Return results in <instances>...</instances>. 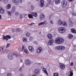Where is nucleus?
Instances as JSON below:
<instances>
[{"instance_id": "nucleus-1", "label": "nucleus", "mask_w": 76, "mask_h": 76, "mask_svg": "<svg viewBox=\"0 0 76 76\" xmlns=\"http://www.w3.org/2000/svg\"><path fill=\"white\" fill-rule=\"evenodd\" d=\"M64 42V40L63 39L60 38L58 37L55 40V42L57 43L58 44H60Z\"/></svg>"}, {"instance_id": "nucleus-2", "label": "nucleus", "mask_w": 76, "mask_h": 76, "mask_svg": "<svg viewBox=\"0 0 76 76\" xmlns=\"http://www.w3.org/2000/svg\"><path fill=\"white\" fill-rule=\"evenodd\" d=\"M32 16L36 18L37 17V13L33 12L32 15L31 14H29L28 15V17L29 18V19H33L34 17H33Z\"/></svg>"}, {"instance_id": "nucleus-3", "label": "nucleus", "mask_w": 76, "mask_h": 76, "mask_svg": "<svg viewBox=\"0 0 76 76\" xmlns=\"http://www.w3.org/2000/svg\"><path fill=\"white\" fill-rule=\"evenodd\" d=\"M3 40L6 39V41H8V39L11 38V37L9 35H7L6 36H4L2 37Z\"/></svg>"}, {"instance_id": "nucleus-4", "label": "nucleus", "mask_w": 76, "mask_h": 76, "mask_svg": "<svg viewBox=\"0 0 76 76\" xmlns=\"http://www.w3.org/2000/svg\"><path fill=\"white\" fill-rule=\"evenodd\" d=\"M66 31V29L63 27H61L60 28L58 29V31L60 33L62 34L64 32Z\"/></svg>"}, {"instance_id": "nucleus-5", "label": "nucleus", "mask_w": 76, "mask_h": 76, "mask_svg": "<svg viewBox=\"0 0 76 76\" xmlns=\"http://www.w3.org/2000/svg\"><path fill=\"white\" fill-rule=\"evenodd\" d=\"M67 3L66 1H63L61 2V6L62 7H65L67 6Z\"/></svg>"}, {"instance_id": "nucleus-6", "label": "nucleus", "mask_w": 76, "mask_h": 76, "mask_svg": "<svg viewBox=\"0 0 76 76\" xmlns=\"http://www.w3.org/2000/svg\"><path fill=\"white\" fill-rule=\"evenodd\" d=\"M59 67L61 70H63V69H64V68L66 67V66H65V65H64L63 64L60 63Z\"/></svg>"}, {"instance_id": "nucleus-7", "label": "nucleus", "mask_w": 76, "mask_h": 76, "mask_svg": "<svg viewBox=\"0 0 76 76\" xmlns=\"http://www.w3.org/2000/svg\"><path fill=\"white\" fill-rule=\"evenodd\" d=\"M53 42H54L53 39H50V40L48 41V45H52L53 44Z\"/></svg>"}, {"instance_id": "nucleus-8", "label": "nucleus", "mask_w": 76, "mask_h": 76, "mask_svg": "<svg viewBox=\"0 0 76 76\" xmlns=\"http://www.w3.org/2000/svg\"><path fill=\"white\" fill-rule=\"evenodd\" d=\"M7 57L8 58H9V60H13V55L11 54H10L8 55Z\"/></svg>"}, {"instance_id": "nucleus-9", "label": "nucleus", "mask_w": 76, "mask_h": 76, "mask_svg": "<svg viewBox=\"0 0 76 76\" xmlns=\"http://www.w3.org/2000/svg\"><path fill=\"white\" fill-rule=\"evenodd\" d=\"M34 74L35 75H38L39 73V70L38 69H35L34 71Z\"/></svg>"}, {"instance_id": "nucleus-10", "label": "nucleus", "mask_w": 76, "mask_h": 76, "mask_svg": "<svg viewBox=\"0 0 76 76\" xmlns=\"http://www.w3.org/2000/svg\"><path fill=\"white\" fill-rule=\"evenodd\" d=\"M45 18V16L44 15V14L42 13H41L40 16V20H42L44 19Z\"/></svg>"}, {"instance_id": "nucleus-11", "label": "nucleus", "mask_w": 76, "mask_h": 76, "mask_svg": "<svg viewBox=\"0 0 76 76\" xmlns=\"http://www.w3.org/2000/svg\"><path fill=\"white\" fill-rule=\"evenodd\" d=\"M28 49L29 51L31 52H33L34 51V49L31 46H28Z\"/></svg>"}, {"instance_id": "nucleus-12", "label": "nucleus", "mask_w": 76, "mask_h": 76, "mask_svg": "<svg viewBox=\"0 0 76 76\" xmlns=\"http://www.w3.org/2000/svg\"><path fill=\"white\" fill-rule=\"evenodd\" d=\"M68 22H69V25L71 27H72L73 26V23L72 22V20H71V19H69L68 20Z\"/></svg>"}, {"instance_id": "nucleus-13", "label": "nucleus", "mask_w": 76, "mask_h": 76, "mask_svg": "<svg viewBox=\"0 0 76 76\" xmlns=\"http://www.w3.org/2000/svg\"><path fill=\"white\" fill-rule=\"evenodd\" d=\"M5 10L3 8L1 7H0V13L1 14H3L4 13Z\"/></svg>"}, {"instance_id": "nucleus-14", "label": "nucleus", "mask_w": 76, "mask_h": 76, "mask_svg": "<svg viewBox=\"0 0 76 76\" xmlns=\"http://www.w3.org/2000/svg\"><path fill=\"white\" fill-rule=\"evenodd\" d=\"M42 49L41 47H39L37 50V53H40L42 51Z\"/></svg>"}, {"instance_id": "nucleus-15", "label": "nucleus", "mask_w": 76, "mask_h": 76, "mask_svg": "<svg viewBox=\"0 0 76 76\" xmlns=\"http://www.w3.org/2000/svg\"><path fill=\"white\" fill-rule=\"evenodd\" d=\"M40 3L41 4L40 6L42 7L44 6V0H41Z\"/></svg>"}, {"instance_id": "nucleus-16", "label": "nucleus", "mask_w": 76, "mask_h": 76, "mask_svg": "<svg viewBox=\"0 0 76 76\" xmlns=\"http://www.w3.org/2000/svg\"><path fill=\"white\" fill-rule=\"evenodd\" d=\"M25 62L26 65H28V66L30 65L31 63V62H30V61L29 60H26Z\"/></svg>"}, {"instance_id": "nucleus-17", "label": "nucleus", "mask_w": 76, "mask_h": 76, "mask_svg": "<svg viewBox=\"0 0 76 76\" xmlns=\"http://www.w3.org/2000/svg\"><path fill=\"white\" fill-rule=\"evenodd\" d=\"M47 37L48 38H49V39H52V38H53V36L51 34H48Z\"/></svg>"}, {"instance_id": "nucleus-18", "label": "nucleus", "mask_w": 76, "mask_h": 76, "mask_svg": "<svg viewBox=\"0 0 76 76\" xmlns=\"http://www.w3.org/2000/svg\"><path fill=\"white\" fill-rule=\"evenodd\" d=\"M24 48H25V46H22V48H19L18 50L19 51H23L24 50Z\"/></svg>"}, {"instance_id": "nucleus-19", "label": "nucleus", "mask_w": 76, "mask_h": 76, "mask_svg": "<svg viewBox=\"0 0 76 76\" xmlns=\"http://www.w3.org/2000/svg\"><path fill=\"white\" fill-rule=\"evenodd\" d=\"M62 25L63 26H67V25L66 22H65V21H63L62 22Z\"/></svg>"}, {"instance_id": "nucleus-20", "label": "nucleus", "mask_w": 76, "mask_h": 76, "mask_svg": "<svg viewBox=\"0 0 76 76\" xmlns=\"http://www.w3.org/2000/svg\"><path fill=\"white\" fill-rule=\"evenodd\" d=\"M65 49V47L63 45H60V50H63Z\"/></svg>"}, {"instance_id": "nucleus-21", "label": "nucleus", "mask_w": 76, "mask_h": 76, "mask_svg": "<svg viewBox=\"0 0 76 76\" xmlns=\"http://www.w3.org/2000/svg\"><path fill=\"white\" fill-rule=\"evenodd\" d=\"M55 1L56 4H58L60 3V0H55Z\"/></svg>"}, {"instance_id": "nucleus-22", "label": "nucleus", "mask_w": 76, "mask_h": 76, "mask_svg": "<svg viewBox=\"0 0 76 76\" xmlns=\"http://www.w3.org/2000/svg\"><path fill=\"white\" fill-rule=\"evenodd\" d=\"M46 21L45 20L44 22H41V23H39L38 24L39 26H41V25H44L45 23H46Z\"/></svg>"}, {"instance_id": "nucleus-23", "label": "nucleus", "mask_w": 76, "mask_h": 76, "mask_svg": "<svg viewBox=\"0 0 76 76\" xmlns=\"http://www.w3.org/2000/svg\"><path fill=\"white\" fill-rule=\"evenodd\" d=\"M56 50H60V45L57 46L55 48Z\"/></svg>"}, {"instance_id": "nucleus-24", "label": "nucleus", "mask_w": 76, "mask_h": 76, "mask_svg": "<svg viewBox=\"0 0 76 76\" xmlns=\"http://www.w3.org/2000/svg\"><path fill=\"white\" fill-rule=\"evenodd\" d=\"M24 51L26 53V54H29V52L28 51V49H26V48H24Z\"/></svg>"}, {"instance_id": "nucleus-25", "label": "nucleus", "mask_w": 76, "mask_h": 76, "mask_svg": "<svg viewBox=\"0 0 76 76\" xmlns=\"http://www.w3.org/2000/svg\"><path fill=\"white\" fill-rule=\"evenodd\" d=\"M71 32H72V33H74V34H76V31L75 29L71 28Z\"/></svg>"}, {"instance_id": "nucleus-26", "label": "nucleus", "mask_w": 76, "mask_h": 76, "mask_svg": "<svg viewBox=\"0 0 76 76\" xmlns=\"http://www.w3.org/2000/svg\"><path fill=\"white\" fill-rule=\"evenodd\" d=\"M12 2H14V4H15V5H17L18 4V2L16 1V0H12Z\"/></svg>"}, {"instance_id": "nucleus-27", "label": "nucleus", "mask_w": 76, "mask_h": 76, "mask_svg": "<svg viewBox=\"0 0 76 76\" xmlns=\"http://www.w3.org/2000/svg\"><path fill=\"white\" fill-rule=\"evenodd\" d=\"M73 35L71 34H69L68 36V38L69 39H72L73 38Z\"/></svg>"}, {"instance_id": "nucleus-28", "label": "nucleus", "mask_w": 76, "mask_h": 76, "mask_svg": "<svg viewBox=\"0 0 76 76\" xmlns=\"http://www.w3.org/2000/svg\"><path fill=\"white\" fill-rule=\"evenodd\" d=\"M70 74L69 75L70 76H73V70H71L70 71Z\"/></svg>"}, {"instance_id": "nucleus-29", "label": "nucleus", "mask_w": 76, "mask_h": 76, "mask_svg": "<svg viewBox=\"0 0 76 76\" xmlns=\"http://www.w3.org/2000/svg\"><path fill=\"white\" fill-rule=\"evenodd\" d=\"M15 11V7H14L12 8L11 12L12 13H14Z\"/></svg>"}, {"instance_id": "nucleus-30", "label": "nucleus", "mask_w": 76, "mask_h": 76, "mask_svg": "<svg viewBox=\"0 0 76 76\" xmlns=\"http://www.w3.org/2000/svg\"><path fill=\"white\" fill-rule=\"evenodd\" d=\"M11 7V5L9 4L7 5V9H10Z\"/></svg>"}, {"instance_id": "nucleus-31", "label": "nucleus", "mask_w": 76, "mask_h": 76, "mask_svg": "<svg viewBox=\"0 0 76 76\" xmlns=\"http://www.w3.org/2000/svg\"><path fill=\"white\" fill-rule=\"evenodd\" d=\"M8 1H9V0H3V1L4 3L5 4L7 3H8Z\"/></svg>"}, {"instance_id": "nucleus-32", "label": "nucleus", "mask_w": 76, "mask_h": 76, "mask_svg": "<svg viewBox=\"0 0 76 76\" xmlns=\"http://www.w3.org/2000/svg\"><path fill=\"white\" fill-rule=\"evenodd\" d=\"M22 41L24 42H26V41H27V38L24 37L22 39Z\"/></svg>"}, {"instance_id": "nucleus-33", "label": "nucleus", "mask_w": 76, "mask_h": 76, "mask_svg": "<svg viewBox=\"0 0 76 76\" xmlns=\"http://www.w3.org/2000/svg\"><path fill=\"white\" fill-rule=\"evenodd\" d=\"M63 22H61V20H59L58 22V23L59 25H62Z\"/></svg>"}, {"instance_id": "nucleus-34", "label": "nucleus", "mask_w": 76, "mask_h": 76, "mask_svg": "<svg viewBox=\"0 0 76 76\" xmlns=\"http://www.w3.org/2000/svg\"><path fill=\"white\" fill-rule=\"evenodd\" d=\"M13 56H15V57H18L19 56V55H17V54L15 53H13Z\"/></svg>"}, {"instance_id": "nucleus-35", "label": "nucleus", "mask_w": 76, "mask_h": 76, "mask_svg": "<svg viewBox=\"0 0 76 76\" xmlns=\"http://www.w3.org/2000/svg\"><path fill=\"white\" fill-rule=\"evenodd\" d=\"M26 36L27 37H29L30 36V33L29 32H27L26 34Z\"/></svg>"}, {"instance_id": "nucleus-36", "label": "nucleus", "mask_w": 76, "mask_h": 76, "mask_svg": "<svg viewBox=\"0 0 76 76\" xmlns=\"http://www.w3.org/2000/svg\"><path fill=\"white\" fill-rule=\"evenodd\" d=\"M7 13L9 15V16H11L12 14H11V12L10 11H7Z\"/></svg>"}, {"instance_id": "nucleus-37", "label": "nucleus", "mask_w": 76, "mask_h": 76, "mask_svg": "<svg viewBox=\"0 0 76 76\" xmlns=\"http://www.w3.org/2000/svg\"><path fill=\"white\" fill-rule=\"evenodd\" d=\"M58 73H55L53 74V76H58Z\"/></svg>"}, {"instance_id": "nucleus-38", "label": "nucleus", "mask_w": 76, "mask_h": 76, "mask_svg": "<svg viewBox=\"0 0 76 76\" xmlns=\"http://www.w3.org/2000/svg\"><path fill=\"white\" fill-rule=\"evenodd\" d=\"M44 73H45L48 76V73L47 72V71H46V70H44Z\"/></svg>"}, {"instance_id": "nucleus-39", "label": "nucleus", "mask_w": 76, "mask_h": 76, "mask_svg": "<svg viewBox=\"0 0 76 76\" xmlns=\"http://www.w3.org/2000/svg\"><path fill=\"white\" fill-rule=\"evenodd\" d=\"M16 30L18 32H20V31H21L20 29L19 28H17L16 29Z\"/></svg>"}, {"instance_id": "nucleus-40", "label": "nucleus", "mask_w": 76, "mask_h": 76, "mask_svg": "<svg viewBox=\"0 0 76 76\" xmlns=\"http://www.w3.org/2000/svg\"><path fill=\"white\" fill-rule=\"evenodd\" d=\"M33 39V37H30L29 39L30 41H31V40H32Z\"/></svg>"}, {"instance_id": "nucleus-41", "label": "nucleus", "mask_w": 76, "mask_h": 76, "mask_svg": "<svg viewBox=\"0 0 76 76\" xmlns=\"http://www.w3.org/2000/svg\"><path fill=\"white\" fill-rule=\"evenodd\" d=\"M9 46H10V43H8L7 45L6 48H8Z\"/></svg>"}, {"instance_id": "nucleus-42", "label": "nucleus", "mask_w": 76, "mask_h": 76, "mask_svg": "<svg viewBox=\"0 0 76 76\" xmlns=\"http://www.w3.org/2000/svg\"><path fill=\"white\" fill-rule=\"evenodd\" d=\"M19 13H18V12H15V15H16V16H18V15H19Z\"/></svg>"}, {"instance_id": "nucleus-43", "label": "nucleus", "mask_w": 76, "mask_h": 76, "mask_svg": "<svg viewBox=\"0 0 76 76\" xmlns=\"http://www.w3.org/2000/svg\"><path fill=\"white\" fill-rule=\"evenodd\" d=\"M31 10H34V7L33 5H31Z\"/></svg>"}, {"instance_id": "nucleus-44", "label": "nucleus", "mask_w": 76, "mask_h": 76, "mask_svg": "<svg viewBox=\"0 0 76 76\" xmlns=\"http://www.w3.org/2000/svg\"><path fill=\"white\" fill-rule=\"evenodd\" d=\"M22 67L23 66H22V67H21L20 69H19V70L20 72H21V71H22Z\"/></svg>"}, {"instance_id": "nucleus-45", "label": "nucleus", "mask_w": 76, "mask_h": 76, "mask_svg": "<svg viewBox=\"0 0 76 76\" xmlns=\"http://www.w3.org/2000/svg\"><path fill=\"white\" fill-rule=\"evenodd\" d=\"M72 15L73 16H76V13L75 12H73L72 13Z\"/></svg>"}, {"instance_id": "nucleus-46", "label": "nucleus", "mask_w": 76, "mask_h": 76, "mask_svg": "<svg viewBox=\"0 0 76 76\" xmlns=\"http://www.w3.org/2000/svg\"><path fill=\"white\" fill-rule=\"evenodd\" d=\"M3 48L0 47V51H3Z\"/></svg>"}, {"instance_id": "nucleus-47", "label": "nucleus", "mask_w": 76, "mask_h": 76, "mask_svg": "<svg viewBox=\"0 0 76 76\" xmlns=\"http://www.w3.org/2000/svg\"><path fill=\"white\" fill-rule=\"evenodd\" d=\"M73 62H71L70 64V65L73 66Z\"/></svg>"}, {"instance_id": "nucleus-48", "label": "nucleus", "mask_w": 76, "mask_h": 76, "mask_svg": "<svg viewBox=\"0 0 76 76\" xmlns=\"http://www.w3.org/2000/svg\"><path fill=\"white\" fill-rule=\"evenodd\" d=\"M7 76H12V75L10 73H8L7 75Z\"/></svg>"}, {"instance_id": "nucleus-49", "label": "nucleus", "mask_w": 76, "mask_h": 76, "mask_svg": "<svg viewBox=\"0 0 76 76\" xmlns=\"http://www.w3.org/2000/svg\"><path fill=\"white\" fill-rule=\"evenodd\" d=\"M18 1L19 3H22V0H18Z\"/></svg>"}, {"instance_id": "nucleus-50", "label": "nucleus", "mask_w": 76, "mask_h": 76, "mask_svg": "<svg viewBox=\"0 0 76 76\" xmlns=\"http://www.w3.org/2000/svg\"><path fill=\"white\" fill-rule=\"evenodd\" d=\"M33 24H35V23H32L30 24H29V25L30 26H32Z\"/></svg>"}, {"instance_id": "nucleus-51", "label": "nucleus", "mask_w": 76, "mask_h": 76, "mask_svg": "<svg viewBox=\"0 0 76 76\" xmlns=\"http://www.w3.org/2000/svg\"><path fill=\"white\" fill-rule=\"evenodd\" d=\"M48 2L49 3V4L50 3V2H51V0H47Z\"/></svg>"}, {"instance_id": "nucleus-52", "label": "nucleus", "mask_w": 76, "mask_h": 76, "mask_svg": "<svg viewBox=\"0 0 76 76\" xmlns=\"http://www.w3.org/2000/svg\"><path fill=\"white\" fill-rule=\"evenodd\" d=\"M20 19H22V15L20 14Z\"/></svg>"}, {"instance_id": "nucleus-53", "label": "nucleus", "mask_w": 76, "mask_h": 76, "mask_svg": "<svg viewBox=\"0 0 76 76\" xmlns=\"http://www.w3.org/2000/svg\"><path fill=\"white\" fill-rule=\"evenodd\" d=\"M20 76H24V75L23 74H20Z\"/></svg>"}, {"instance_id": "nucleus-54", "label": "nucleus", "mask_w": 76, "mask_h": 76, "mask_svg": "<svg viewBox=\"0 0 76 76\" xmlns=\"http://www.w3.org/2000/svg\"><path fill=\"white\" fill-rule=\"evenodd\" d=\"M34 44H37V42L36 41H34Z\"/></svg>"}, {"instance_id": "nucleus-55", "label": "nucleus", "mask_w": 76, "mask_h": 76, "mask_svg": "<svg viewBox=\"0 0 76 76\" xmlns=\"http://www.w3.org/2000/svg\"><path fill=\"white\" fill-rule=\"evenodd\" d=\"M68 0L69 2H72V1H73V0Z\"/></svg>"}, {"instance_id": "nucleus-56", "label": "nucleus", "mask_w": 76, "mask_h": 76, "mask_svg": "<svg viewBox=\"0 0 76 76\" xmlns=\"http://www.w3.org/2000/svg\"><path fill=\"white\" fill-rule=\"evenodd\" d=\"M50 22L51 23L53 24V21H50Z\"/></svg>"}, {"instance_id": "nucleus-57", "label": "nucleus", "mask_w": 76, "mask_h": 76, "mask_svg": "<svg viewBox=\"0 0 76 76\" xmlns=\"http://www.w3.org/2000/svg\"><path fill=\"white\" fill-rule=\"evenodd\" d=\"M1 19V15H0V20Z\"/></svg>"}, {"instance_id": "nucleus-58", "label": "nucleus", "mask_w": 76, "mask_h": 76, "mask_svg": "<svg viewBox=\"0 0 76 76\" xmlns=\"http://www.w3.org/2000/svg\"><path fill=\"white\" fill-rule=\"evenodd\" d=\"M12 31L13 32H15V30L13 29Z\"/></svg>"}, {"instance_id": "nucleus-59", "label": "nucleus", "mask_w": 76, "mask_h": 76, "mask_svg": "<svg viewBox=\"0 0 76 76\" xmlns=\"http://www.w3.org/2000/svg\"><path fill=\"white\" fill-rule=\"evenodd\" d=\"M73 47H76V45H74V46H73Z\"/></svg>"}, {"instance_id": "nucleus-60", "label": "nucleus", "mask_w": 76, "mask_h": 76, "mask_svg": "<svg viewBox=\"0 0 76 76\" xmlns=\"http://www.w3.org/2000/svg\"><path fill=\"white\" fill-rule=\"evenodd\" d=\"M20 61L21 62H22V60H20Z\"/></svg>"}, {"instance_id": "nucleus-61", "label": "nucleus", "mask_w": 76, "mask_h": 76, "mask_svg": "<svg viewBox=\"0 0 76 76\" xmlns=\"http://www.w3.org/2000/svg\"><path fill=\"white\" fill-rule=\"evenodd\" d=\"M41 34V32H40L39 33V34Z\"/></svg>"}, {"instance_id": "nucleus-62", "label": "nucleus", "mask_w": 76, "mask_h": 76, "mask_svg": "<svg viewBox=\"0 0 76 76\" xmlns=\"http://www.w3.org/2000/svg\"><path fill=\"white\" fill-rule=\"evenodd\" d=\"M37 0V1H38V0Z\"/></svg>"}, {"instance_id": "nucleus-63", "label": "nucleus", "mask_w": 76, "mask_h": 76, "mask_svg": "<svg viewBox=\"0 0 76 76\" xmlns=\"http://www.w3.org/2000/svg\"><path fill=\"white\" fill-rule=\"evenodd\" d=\"M2 1V0H0V1Z\"/></svg>"}]
</instances>
